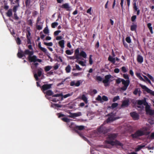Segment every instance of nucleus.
<instances>
[{
  "instance_id": "nucleus-17",
  "label": "nucleus",
  "mask_w": 154,
  "mask_h": 154,
  "mask_svg": "<svg viewBox=\"0 0 154 154\" xmlns=\"http://www.w3.org/2000/svg\"><path fill=\"white\" fill-rule=\"evenodd\" d=\"M17 57L20 58H22L23 57H25L24 52L21 49H19L17 54Z\"/></svg>"
},
{
  "instance_id": "nucleus-43",
  "label": "nucleus",
  "mask_w": 154,
  "mask_h": 154,
  "mask_svg": "<svg viewBox=\"0 0 154 154\" xmlns=\"http://www.w3.org/2000/svg\"><path fill=\"white\" fill-rule=\"evenodd\" d=\"M143 77L147 81L150 85H151L152 83L150 81L149 79L146 76L143 75Z\"/></svg>"
},
{
  "instance_id": "nucleus-32",
  "label": "nucleus",
  "mask_w": 154,
  "mask_h": 154,
  "mask_svg": "<svg viewBox=\"0 0 154 154\" xmlns=\"http://www.w3.org/2000/svg\"><path fill=\"white\" fill-rule=\"evenodd\" d=\"M30 27H27L26 28V31H27V33H26V38H27V36H28V37H31V33L30 32Z\"/></svg>"
},
{
  "instance_id": "nucleus-34",
  "label": "nucleus",
  "mask_w": 154,
  "mask_h": 154,
  "mask_svg": "<svg viewBox=\"0 0 154 154\" xmlns=\"http://www.w3.org/2000/svg\"><path fill=\"white\" fill-rule=\"evenodd\" d=\"M51 106L53 108H60L61 107V106L58 104L53 103L51 105Z\"/></svg>"
},
{
  "instance_id": "nucleus-14",
  "label": "nucleus",
  "mask_w": 154,
  "mask_h": 154,
  "mask_svg": "<svg viewBox=\"0 0 154 154\" xmlns=\"http://www.w3.org/2000/svg\"><path fill=\"white\" fill-rule=\"evenodd\" d=\"M137 104L138 105H142L143 104L144 106L147 104V103L146 102V98H144L142 100H138L137 101Z\"/></svg>"
},
{
  "instance_id": "nucleus-55",
  "label": "nucleus",
  "mask_w": 154,
  "mask_h": 154,
  "mask_svg": "<svg viewBox=\"0 0 154 154\" xmlns=\"http://www.w3.org/2000/svg\"><path fill=\"white\" fill-rule=\"evenodd\" d=\"M92 55H90L89 56V63L91 65L93 63V61H92Z\"/></svg>"
},
{
  "instance_id": "nucleus-63",
  "label": "nucleus",
  "mask_w": 154,
  "mask_h": 154,
  "mask_svg": "<svg viewBox=\"0 0 154 154\" xmlns=\"http://www.w3.org/2000/svg\"><path fill=\"white\" fill-rule=\"evenodd\" d=\"M96 100L98 101H101L102 100V98L100 95H98L96 98Z\"/></svg>"
},
{
  "instance_id": "nucleus-18",
  "label": "nucleus",
  "mask_w": 154,
  "mask_h": 154,
  "mask_svg": "<svg viewBox=\"0 0 154 154\" xmlns=\"http://www.w3.org/2000/svg\"><path fill=\"white\" fill-rule=\"evenodd\" d=\"M129 100L128 99L124 100L121 105L122 107H127L129 105Z\"/></svg>"
},
{
  "instance_id": "nucleus-31",
  "label": "nucleus",
  "mask_w": 154,
  "mask_h": 154,
  "mask_svg": "<svg viewBox=\"0 0 154 154\" xmlns=\"http://www.w3.org/2000/svg\"><path fill=\"white\" fill-rule=\"evenodd\" d=\"M6 15L9 17H11L12 15V10L11 9H9L6 13Z\"/></svg>"
},
{
  "instance_id": "nucleus-10",
  "label": "nucleus",
  "mask_w": 154,
  "mask_h": 154,
  "mask_svg": "<svg viewBox=\"0 0 154 154\" xmlns=\"http://www.w3.org/2000/svg\"><path fill=\"white\" fill-rule=\"evenodd\" d=\"M140 86L142 89H144L145 91L147 92L148 93H149L152 95L154 96V91H152L145 85L140 84Z\"/></svg>"
},
{
  "instance_id": "nucleus-58",
  "label": "nucleus",
  "mask_w": 154,
  "mask_h": 154,
  "mask_svg": "<svg viewBox=\"0 0 154 154\" xmlns=\"http://www.w3.org/2000/svg\"><path fill=\"white\" fill-rule=\"evenodd\" d=\"M122 70L125 73L127 71V70L125 66H122Z\"/></svg>"
},
{
  "instance_id": "nucleus-16",
  "label": "nucleus",
  "mask_w": 154,
  "mask_h": 154,
  "mask_svg": "<svg viewBox=\"0 0 154 154\" xmlns=\"http://www.w3.org/2000/svg\"><path fill=\"white\" fill-rule=\"evenodd\" d=\"M24 53L25 56V55H28V56H30L34 54L33 51H30L29 49H26L24 51Z\"/></svg>"
},
{
  "instance_id": "nucleus-46",
  "label": "nucleus",
  "mask_w": 154,
  "mask_h": 154,
  "mask_svg": "<svg viewBox=\"0 0 154 154\" xmlns=\"http://www.w3.org/2000/svg\"><path fill=\"white\" fill-rule=\"evenodd\" d=\"M119 96H117L114 97L112 100V101L113 102H115L117 100H119Z\"/></svg>"
},
{
  "instance_id": "nucleus-49",
  "label": "nucleus",
  "mask_w": 154,
  "mask_h": 154,
  "mask_svg": "<svg viewBox=\"0 0 154 154\" xmlns=\"http://www.w3.org/2000/svg\"><path fill=\"white\" fill-rule=\"evenodd\" d=\"M78 60H77L76 61V62L78 63L79 64H80L82 66H85V65L83 61H80L79 62H78Z\"/></svg>"
},
{
  "instance_id": "nucleus-26",
  "label": "nucleus",
  "mask_w": 154,
  "mask_h": 154,
  "mask_svg": "<svg viewBox=\"0 0 154 154\" xmlns=\"http://www.w3.org/2000/svg\"><path fill=\"white\" fill-rule=\"evenodd\" d=\"M77 126L76 125H75L73 122H71L69 125V127L71 128L73 130L75 131L76 129V127Z\"/></svg>"
},
{
  "instance_id": "nucleus-12",
  "label": "nucleus",
  "mask_w": 154,
  "mask_h": 154,
  "mask_svg": "<svg viewBox=\"0 0 154 154\" xmlns=\"http://www.w3.org/2000/svg\"><path fill=\"white\" fill-rule=\"evenodd\" d=\"M52 85V84H44L41 86V89L44 93L45 91L51 88Z\"/></svg>"
},
{
  "instance_id": "nucleus-37",
  "label": "nucleus",
  "mask_w": 154,
  "mask_h": 154,
  "mask_svg": "<svg viewBox=\"0 0 154 154\" xmlns=\"http://www.w3.org/2000/svg\"><path fill=\"white\" fill-rule=\"evenodd\" d=\"M52 68V66H48L45 67V70L46 72L49 71Z\"/></svg>"
},
{
  "instance_id": "nucleus-3",
  "label": "nucleus",
  "mask_w": 154,
  "mask_h": 154,
  "mask_svg": "<svg viewBox=\"0 0 154 154\" xmlns=\"http://www.w3.org/2000/svg\"><path fill=\"white\" fill-rule=\"evenodd\" d=\"M74 55H76V58L77 60L81 59L80 57H82L84 58H86L87 57V54L86 53L83 51H82L79 53V48H77L74 51Z\"/></svg>"
},
{
  "instance_id": "nucleus-50",
  "label": "nucleus",
  "mask_w": 154,
  "mask_h": 154,
  "mask_svg": "<svg viewBox=\"0 0 154 154\" xmlns=\"http://www.w3.org/2000/svg\"><path fill=\"white\" fill-rule=\"evenodd\" d=\"M96 80L101 82L102 81V78L100 76H97L96 77Z\"/></svg>"
},
{
  "instance_id": "nucleus-4",
  "label": "nucleus",
  "mask_w": 154,
  "mask_h": 154,
  "mask_svg": "<svg viewBox=\"0 0 154 154\" xmlns=\"http://www.w3.org/2000/svg\"><path fill=\"white\" fill-rule=\"evenodd\" d=\"M76 129L75 132L77 133L78 134L79 136L84 140L86 141L87 140V138L84 137L83 135L80 133L78 130L82 131L83 130L85 129V126L83 125L78 126L77 125L76 127Z\"/></svg>"
},
{
  "instance_id": "nucleus-54",
  "label": "nucleus",
  "mask_w": 154,
  "mask_h": 154,
  "mask_svg": "<svg viewBox=\"0 0 154 154\" xmlns=\"http://www.w3.org/2000/svg\"><path fill=\"white\" fill-rule=\"evenodd\" d=\"M102 100H103L104 101H106L108 100V99L107 97L104 95L102 96Z\"/></svg>"
},
{
  "instance_id": "nucleus-25",
  "label": "nucleus",
  "mask_w": 154,
  "mask_h": 154,
  "mask_svg": "<svg viewBox=\"0 0 154 154\" xmlns=\"http://www.w3.org/2000/svg\"><path fill=\"white\" fill-rule=\"evenodd\" d=\"M137 60L138 63H141L143 61V58L142 56L140 55H138L137 58Z\"/></svg>"
},
{
  "instance_id": "nucleus-28",
  "label": "nucleus",
  "mask_w": 154,
  "mask_h": 154,
  "mask_svg": "<svg viewBox=\"0 0 154 154\" xmlns=\"http://www.w3.org/2000/svg\"><path fill=\"white\" fill-rule=\"evenodd\" d=\"M133 25L131 26L130 29L132 31H135L137 30V25L133 23Z\"/></svg>"
},
{
  "instance_id": "nucleus-45",
  "label": "nucleus",
  "mask_w": 154,
  "mask_h": 154,
  "mask_svg": "<svg viewBox=\"0 0 154 154\" xmlns=\"http://www.w3.org/2000/svg\"><path fill=\"white\" fill-rule=\"evenodd\" d=\"M58 23L56 22L52 23L51 24V27L52 28H55L58 25Z\"/></svg>"
},
{
  "instance_id": "nucleus-44",
  "label": "nucleus",
  "mask_w": 154,
  "mask_h": 154,
  "mask_svg": "<svg viewBox=\"0 0 154 154\" xmlns=\"http://www.w3.org/2000/svg\"><path fill=\"white\" fill-rule=\"evenodd\" d=\"M43 32L45 34H48L49 33V30L48 27H46L43 30Z\"/></svg>"
},
{
  "instance_id": "nucleus-15",
  "label": "nucleus",
  "mask_w": 154,
  "mask_h": 154,
  "mask_svg": "<svg viewBox=\"0 0 154 154\" xmlns=\"http://www.w3.org/2000/svg\"><path fill=\"white\" fill-rule=\"evenodd\" d=\"M115 60L116 61H119L120 59L118 57H116V58H113L111 55H109L108 58V60L113 64L115 63Z\"/></svg>"
},
{
  "instance_id": "nucleus-41",
  "label": "nucleus",
  "mask_w": 154,
  "mask_h": 154,
  "mask_svg": "<svg viewBox=\"0 0 154 154\" xmlns=\"http://www.w3.org/2000/svg\"><path fill=\"white\" fill-rule=\"evenodd\" d=\"M38 65V63H34L31 66V67L32 69H34L35 68H36L37 67Z\"/></svg>"
},
{
  "instance_id": "nucleus-47",
  "label": "nucleus",
  "mask_w": 154,
  "mask_h": 154,
  "mask_svg": "<svg viewBox=\"0 0 154 154\" xmlns=\"http://www.w3.org/2000/svg\"><path fill=\"white\" fill-rule=\"evenodd\" d=\"M145 106H146L145 110L146 112H147V111H148L150 109V106L148 105V103L147 105Z\"/></svg>"
},
{
  "instance_id": "nucleus-51",
  "label": "nucleus",
  "mask_w": 154,
  "mask_h": 154,
  "mask_svg": "<svg viewBox=\"0 0 154 154\" xmlns=\"http://www.w3.org/2000/svg\"><path fill=\"white\" fill-rule=\"evenodd\" d=\"M27 24L28 25L32 26V22L31 19H30L27 21Z\"/></svg>"
},
{
  "instance_id": "nucleus-42",
  "label": "nucleus",
  "mask_w": 154,
  "mask_h": 154,
  "mask_svg": "<svg viewBox=\"0 0 154 154\" xmlns=\"http://www.w3.org/2000/svg\"><path fill=\"white\" fill-rule=\"evenodd\" d=\"M146 75L152 82H154V79L153 77L149 74H147Z\"/></svg>"
},
{
  "instance_id": "nucleus-57",
  "label": "nucleus",
  "mask_w": 154,
  "mask_h": 154,
  "mask_svg": "<svg viewBox=\"0 0 154 154\" xmlns=\"http://www.w3.org/2000/svg\"><path fill=\"white\" fill-rule=\"evenodd\" d=\"M25 3L26 6H29L30 3V0H25Z\"/></svg>"
},
{
  "instance_id": "nucleus-33",
  "label": "nucleus",
  "mask_w": 154,
  "mask_h": 154,
  "mask_svg": "<svg viewBox=\"0 0 154 154\" xmlns=\"http://www.w3.org/2000/svg\"><path fill=\"white\" fill-rule=\"evenodd\" d=\"M151 24L150 23H149L147 24V26L148 28L150 30V32L151 34H153V32L152 31V27L151 26Z\"/></svg>"
},
{
  "instance_id": "nucleus-13",
  "label": "nucleus",
  "mask_w": 154,
  "mask_h": 154,
  "mask_svg": "<svg viewBox=\"0 0 154 154\" xmlns=\"http://www.w3.org/2000/svg\"><path fill=\"white\" fill-rule=\"evenodd\" d=\"M130 115L134 120H137L139 119V115L135 112H131L130 113Z\"/></svg>"
},
{
  "instance_id": "nucleus-36",
  "label": "nucleus",
  "mask_w": 154,
  "mask_h": 154,
  "mask_svg": "<svg viewBox=\"0 0 154 154\" xmlns=\"http://www.w3.org/2000/svg\"><path fill=\"white\" fill-rule=\"evenodd\" d=\"M49 100L52 101L54 102H57L60 100V98H59V99H58L57 98H52L51 97H50L48 98Z\"/></svg>"
},
{
  "instance_id": "nucleus-21",
  "label": "nucleus",
  "mask_w": 154,
  "mask_h": 154,
  "mask_svg": "<svg viewBox=\"0 0 154 154\" xmlns=\"http://www.w3.org/2000/svg\"><path fill=\"white\" fill-rule=\"evenodd\" d=\"M81 115V113L80 112H78L77 113H71L70 117L71 118H74V117H78Z\"/></svg>"
},
{
  "instance_id": "nucleus-2",
  "label": "nucleus",
  "mask_w": 154,
  "mask_h": 154,
  "mask_svg": "<svg viewBox=\"0 0 154 154\" xmlns=\"http://www.w3.org/2000/svg\"><path fill=\"white\" fill-rule=\"evenodd\" d=\"M117 137V135L116 134H111L108 135L109 139L106 141L107 143L111 146H119L121 147L123 146L124 145L123 143H120V141L117 140H116L114 141L112 140H114Z\"/></svg>"
},
{
  "instance_id": "nucleus-9",
  "label": "nucleus",
  "mask_w": 154,
  "mask_h": 154,
  "mask_svg": "<svg viewBox=\"0 0 154 154\" xmlns=\"http://www.w3.org/2000/svg\"><path fill=\"white\" fill-rule=\"evenodd\" d=\"M37 70V74H34V77L36 81L39 80L38 77H40L41 76L43 71L42 69L41 68L38 69Z\"/></svg>"
},
{
  "instance_id": "nucleus-30",
  "label": "nucleus",
  "mask_w": 154,
  "mask_h": 154,
  "mask_svg": "<svg viewBox=\"0 0 154 154\" xmlns=\"http://www.w3.org/2000/svg\"><path fill=\"white\" fill-rule=\"evenodd\" d=\"M38 47L39 49L42 51L44 53H46L47 50L46 48H43L41 47V44L40 43H39L38 44Z\"/></svg>"
},
{
  "instance_id": "nucleus-40",
  "label": "nucleus",
  "mask_w": 154,
  "mask_h": 154,
  "mask_svg": "<svg viewBox=\"0 0 154 154\" xmlns=\"http://www.w3.org/2000/svg\"><path fill=\"white\" fill-rule=\"evenodd\" d=\"M61 120L67 123H69L70 122V119L67 118H61Z\"/></svg>"
},
{
  "instance_id": "nucleus-20",
  "label": "nucleus",
  "mask_w": 154,
  "mask_h": 154,
  "mask_svg": "<svg viewBox=\"0 0 154 154\" xmlns=\"http://www.w3.org/2000/svg\"><path fill=\"white\" fill-rule=\"evenodd\" d=\"M44 94H46V95H45V97L47 98L48 99V98L47 97V96H51L52 95V97H53V92L51 90H49L45 92H44Z\"/></svg>"
},
{
  "instance_id": "nucleus-35",
  "label": "nucleus",
  "mask_w": 154,
  "mask_h": 154,
  "mask_svg": "<svg viewBox=\"0 0 154 154\" xmlns=\"http://www.w3.org/2000/svg\"><path fill=\"white\" fill-rule=\"evenodd\" d=\"M71 67L69 65H68L66 68L65 70L66 73H68L70 72Z\"/></svg>"
},
{
  "instance_id": "nucleus-22",
  "label": "nucleus",
  "mask_w": 154,
  "mask_h": 154,
  "mask_svg": "<svg viewBox=\"0 0 154 154\" xmlns=\"http://www.w3.org/2000/svg\"><path fill=\"white\" fill-rule=\"evenodd\" d=\"M61 7L62 8L66 9L67 11H69L70 8V7L69 6V4L67 3L63 4L61 6Z\"/></svg>"
},
{
  "instance_id": "nucleus-53",
  "label": "nucleus",
  "mask_w": 154,
  "mask_h": 154,
  "mask_svg": "<svg viewBox=\"0 0 154 154\" xmlns=\"http://www.w3.org/2000/svg\"><path fill=\"white\" fill-rule=\"evenodd\" d=\"M126 41L128 43H130L131 42V40L130 37H127L125 39Z\"/></svg>"
},
{
  "instance_id": "nucleus-24",
  "label": "nucleus",
  "mask_w": 154,
  "mask_h": 154,
  "mask_svg": "<svg viewBox=\"0 0 154 154\" xmlns=\"http://www.w3.org/2000/svg\"><path fill=\"white\" fill-rule=\"evenodd\" d=\"M64 44L65 41L64 40H62L58 42L59 46L63 49L64 48Z\"/></svg>"
},
{
  "instance_id": "nucleus-48",
  "label": "nucleus",
  "mask_w": 154,
  "mask_h": 154,
  "mask_svg": "<svg viewBox=\"0 0 154 154\" xmlns=\"http://www.w3.org/2000/svg\"><path fill=\"white\" fill-rule=\"evenodd\" d=\"M44 44L46 46H51L53 45V43L52 42H50L49 43L44 42Z\"/></svg>"
},
{
  "instance_id": "nucleus-62",
  "label": "nucleus",
  "mask_w": 154,
  "mask_h": 154,
  "mask_svg": "<svg viewBox=\"0 0 154 154\" xmlns=\"http://www.w3.org/2000/svg\"><path fill=\"white\" fill-rule=\"evenodd\" d=\"M137 16L136 15H134L132 16L131 17V20L132 22H134Z\"/></svg>"
},
{
  "instance_id": "nucleus-5",
  "label": "nucleus",
  "mask_w": 154,
  "mask_h": 154,
  "mask_svg": "<svg viewBox=\"0 0 154 154\" xmlns=\"http://www.w3.org/2000/svg\"><path fill=\"white\" fill-rule=\"evenodd\" d=\"M107 116L109 117L106 120L107 123L112 122L119 118V117H115V114L112 112L108 114Z\"/></svg>"
},
{
  "instance_id": "nucleus-56",
  "label": "nucleus",
  "mask_w": 154,
  "mask_h": 154,
  "mask_svg": "<svg viewBox=\"0 0 154 154\" xmlns=\"http://www.w3.org/2000/svg\"><path fill=\"white\" fill-rule=\"evenodd\" d=\"M16 42L17 45H19L21 44V41L19 37L17 38L16 39Z\"/></svg>"
},
{
  "instance_id": "nucleus-23",
  "label": "nucleus",
  "mask_w": 154,
  "mask_h": 154,
  "mask_svg": "<svg viewBox=\"0 0 154 154\" xmlns=\"http://www.w3.org/2000/svg\"><path fill=\"white\" fill-rule=\"evenodd\" d=\"M141 93L140 89L139 88H136L133 92V93L135 95H137L138 93L139 96L140 95V94Z\"/></svg>"
},
{
  "instance_id": "nucleus-64",
  "label": "nucleus",
  "mask_w": 154,
  "mask_h": 154,
  "mask_svg": "<svg viewBox=\"0 0 154 154\" xmlns=\"http://www.w3.org/2000/svg\"><path fill=\"white\" fill-rule=\"evenodd\" d=\"M123 77L126 80H129V78L127 74H124Z\"/></svg>"
},
{
  "instance_id": "nucleus-39",
  "label": "nucleus",
  "mask_w": 154,
  "mask_h": 154,
  "mask_svg": "<svg viewBox=\"0 0 154 154\" xmlns=\"http://www.w3.org/2000/svg\"><path fill=\"white\" fill-rule=\"evenodd\" d=\"M118 105V104L117 103H114L112 104L110 108L112 109H114V108L117 107Z\"/></svg>"
},
{
  "instance_id": "nucleus-61",
  "label": "nucleus",
  "mask_w": 154,
  "mask_h": 154,
  "mask_svg": "<svg viewBox=\"0 0 154 154\" xmlns=\"http://www.w3.org/2000/svg\"><path fill=\"white\" fill-rule=\"evenodd\" d=\"M91 9H92V8L90 7V8L88 9V10L87 11V13L89 14L90 15L92 14V13H91Z\"/></svg>"
},
{
  "instance_id": "nucleus-19",
  "label": "nucleus",
  "mask_w": 154,
  "mask_h": 154,
  "mask_svg": "<svg viewBox=\"0 0 154 154\" xmlns=\"http://www.w3.org/2000/svg\"><path fill=\"white\" fill-rule=\"evenodd\" d=\"M121 81L122 84L125 86L128 87L130 83L129 80H125L124 79H121Z\"/></svg>"
},
{
  "instance_id": "nucleus-8",
  "label": "nucleus",
  "mask_w": 154,
  "mask_h": 154,
  "mask_svg": "<svg viewBox=\"0 0 154 154\" xmlns=\"http://www.w3.org/2000/svg\"><path fill=\"white\" fill-rule=\"evenodd\" d=\"M104 124L103 123L98 128L97 131L99 133L105 134L108 132V129L106 127L104 126Z\"/></svg>"
},
{
  "instance_id": "nucleus-29",
  "label": "nucleus",
  "mask_w": 154,
  "mask_h": 154,
  "mask_svg": "<svg viewBox=\"0 0 154 154\" xmlns=\"http://www.w3.org/2000/svg\"><path fill=\"white\" fill-rule=\"evenodd\" d=\"M81 99L83 100L86 103H87L88 98L85 95L82 94V96Z\"/></svg>"
},
{
  "instance_id": "nucleus-60",
  "label": "nucleus",
  "mask_w": 154,
  "mask_h": 154,
  "mask_svg": "<svg viewBox=\"0 0 154 154\" xmlns=\"http://www.w3.org/2000/svg\"><path fill=\"white\" fill-rule=\"evenodd\" d=\"M61 32L60 30H57L55 31L54 32V36L57 35L59 34Z\"/></svg>"
},
{
  "instance_id": "nucleus-11",
  "label": "nucleus",
  "mask_w": 154,
  "mask_h": 154,
  "mask_svg": "<svg viewBox=\"0 0 154 154\" xmlns=\"http://www.w3.org/2000/svg\"><path fill=\"white\" fill-rule=\"evenodd\" d=\"M73 94V92H72L70 93H68L67 94H65L64 95H63V94L61 93L59 94H54V95H53V97H63L64 98H66L68 97H70L72 96Z\"/></svg>"
},
{
  "instance_id": "nucleus-27",
  "label": "nucleus",
  "mask_w": 154,
  "mask_h": 154,
  "mask_svg": "<svg viewBox=\"0 0 154 154\" xmlns=\"http://www.w3.org/2000/svg\"><path fill=\"white\" fill-rule=\"evenodd\" d=\"M145 146V145L143 144L138 145L137 147L135 149V151L136 152L139 151L140 149L144 147Z\"/></svg>"
},
{
  "instance_id": "nucleus-6",
  "label": "nucleus",
  "mask_w": 154,
  "mask_h": 154,
  "mask_svg": "<svg viewBox=\"0 0 154 154\" xmlns=\"http://www.w3.org/2000/svg\"><path fill=\"white\" fill-rule=\"evenodd\" d=\"M112 78L113 77L110 74L107 75L105 76V79L102 81L105 86L107 87L109 85L110 82L112 81L110 80V79Z\"/></svg>"
},
{
  "instance_id": "nucleus-1",
  "label": "nucleus",
  "mask_w": 154,
  "mask_h": 154,
  "mask_svg": "<svg viewBox=\"0 0 154 154\" xmlns=\"http://www.w3.org/2000/svg\"><path fill=\"white\" fill-rule=\"evenodd\" d=\"M148 128L146 127H143L140 129L137 130L135 132L131 135V137L133 139H137L143 135L147 136L149 135L150 132L148 131Z\"/></svg>"
},
{
  "instance_id": "nucleus-52",
  "label": "nucleus",
  "mask_w": 154,
  "mask_h": 154,
  "mask_svg": "<svg viewBox=\"0 0 154 154\" xmlns=\"http://www.w3.org/2000/svg\"><path fill=\"white\" fill-rule=\"evenodd\" d=\"M124 0H121V2H120V5L121 6V8L122 9V12H123V10L124 9L123 6V2H124Z\"/></svg>"
},
{
  "instance_id": "nucleus-7",
  "label": "nucleus",
  "mask_w": 154,
  "mask_h": 154,
  "mask_svg": "<svg viewBox=\"0 0 154 154\" xmlns=\"http://www.w3.org/2000/svg\"><path fill=\"white\" fill-rule=\"evenodd\" d=\"M27 58L31 62L35 63L36 62H38L39 63H41L42 61V60L37 58V56L35 55H31L30 56H28Z\"/></svg>"
},
{
  "instance_id": "nucleus-59",
  "label": "nucleus",
  "mask_w": 154,
  "mask_h": 154,
  "mask_svg": "<svg viewBox=\"0 0 154 154\" xmlns=\"http://www.w3.org/2000/svg\"><path fill=\"white\" fill-rule=\"evenodd\" d=\"M67 78H66V79H64L61 82L59 83L57 85L58 86H60V85H63L64 84V82H65V81L67 79Z\"/></svg>"
},
{
  "instance_id": "nucleus-38",
  "label": "nucleus",
  "mask_w": 154,
  "mask_h": 154,
  "mask_svg": "<svg viewBox=\"0 0 154 154\" xmlns=\"http://www.w3.org/2000/svg\"><path fill=\"white\" fill-rule=\"evenodd\" d=\"M146 112L147 114H149L150 115L152 116L154 114V110L150 109Z\"/></svg>"
}]
</instances>
